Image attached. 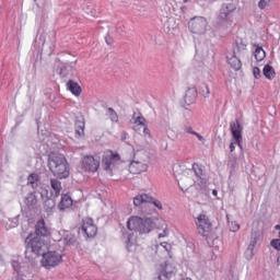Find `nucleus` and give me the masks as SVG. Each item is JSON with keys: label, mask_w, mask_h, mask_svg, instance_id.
<instances>
[{"label": "nucleus", "mask_w": 280, "mask_h": 280, "mask_svg": "<svg viewBox=\"0 0 280 280\" xmlns=\"http://www.w3.org/2000/svg\"><path fill=\"white\" fill-rule=\"evenodd\" d=\"M48 167L54 176L57 178H69L71 174V166L67 158L62 154H52L48 159Z\"/></svg>", "instance_id": "f257e3e1"}, {"label": "nucleus", "mask_w": 280, "mask_h": 280, "mask_svg": "<svg viewBox=\"0 0 280 280\" xmlns=\"http://www.w3.org/2000/svg\"><path fill=\"white\" fill-rule=\"evenodd\" d=\"M154 226H156L154 218L132 215L127 221L128 231H135V233H139L140 235H148V233H152Z\"/></svg>", "instance_id": "f03ea898"}, {"label": "nucleus", "mask_w": 280, "mask_h": 280, "mask_svg": "<svg viewBox=\"0 0 280 280\" xmlns=\"http://www.w3.org/2000/svg\"><path fill=\"white\" fill-rule=\"evenodd\" d=\"M101 165L104 172L113 176V172L121 165V155L117 151L106 150L103 152Z\"/></svg>", "instance_id": "7ed1b4c3"}, {"label": "nucleus", "mask_w": 280, "mask_h": 280, "mask_svg": "<svg viewBox=\"0 0 280 280\" xmlns=\"http://www.w3.org/2000/svg\"><path fill=\"white\" fill-rule=\"evenodd\" d=\"M25 242L27 248H31L32 253L36 255H43L49 248V242L38 235L30 234Z\"/></svg>", "instance_id": "20e7f679"}, {"label": "nucleus", "mask_w": 280, "mask_h": 280, "mask_svg": "<svg viewBox=\"0 0 280 280\" xmlns=\"http://www.w3.org/2000/svg\"><path fill=\"white\" fill-rule=\"evenodd\" d=\"M62 264V256L58 252H47L43 253L42 259H40V266L42 268H45L46 270H51L54 268H58L59 265Z\"/></svg>", "instance_id": "39448f33"}, {"label": "nucleus", "mask_w": 280, "mask_h": 280, "mask_svg": "<svg viewBox=\"0 0 280 280\" xmlns=\"http://www.w3.org/2000/svg\"><path fill=\"white\" fill-rule=\"evenodd\" d=\"M209 26V22L207 18L202 16H195L192 18L189 23L188 27L192 34L202 35L207 32V27Z\"/></svg>", "instance_id": "423d86ee"}, {"label": "nucleus", "mask_w": 280, "mask_h": 280, "mask_svg": "<svg viewBox=\"0 0 280 280\" xmlns=\"http://www.w3.org/2000/svg\"><path fill=\"white\" fill-rule=\"evenodd\" d=\"M81 170L89 174H95L100 170V159L93 155H83L81 158Z\"/></svg>", "instance_id": "0eeeda50"}, {"label": "nucleus", "mask_w": 280, "mask_h": 280, "mask_svg": "<svg viewBox=\"0 0 280 280\" xmlns=\"http://www.w3.org/2000/svg\"><path fill=\"white\" fill-rule=\"evenodd\" d=\"M195 224L197 226L199 235L208 237V235L211 233L212 224L211 220H209V217H207V214H199L195 220Z\"/></svg>", "instance_id": "6e6552de"}, {"label": "nucleus", "mask_w": 280, "mask_h": 280, "mask_svg": "<svg viewBox=\"0 0 280 280\" xmlns=\"http://www.w3.org/2000/svg\"><path fill=\"white\" fill-rule=\"evenodd\" d=\"M133 205L135 207H141V205H153L156 207V209L163 211V203L148 194L138 195L135 197Z\"/></svg>", "instance_id": "1a4fd4ad"}, {"label": "nucleus", "mask_w": 280, "mask_h": 280, "mask_svg": "<svg viewBox=\"0 0 280 280\" xmlns=\"http://www.w3.org/2000/svg\"><path fill=\"white\" fill-rule=\"evenodd\" d=\"M230 130L235 143L242 149V132L244 131V127H242L240 119L236 118L235 121L230 122Z\"/></svg>", "instance_id": "9d476101"}, {"label": "nucleus", "mask_w": 280, "mask_h": 280, "mask_svg": "<svg viewBox=\"0 0 280 280\" xmlns=\"http://www.w3.org/2000/svg\"><path fill=\"white\" fill-rule=\"evenodd\" d=\"M37 237H42V240H49L51 237V229L47 226L45 223V219H39L35 224V234Z\"/></svg>", "instance_id": "9b49d317"}, {"label": "nucleus", "mask_w": 280, "mask_h": 280, "mask_svg": "<svg viewBox=\"0 0 280 280\" xmlns=\"http://www.w3.org/2000/svg\"><path fill=\"white\" fill-rule=\"evenodd\" d=\"M86 237H95L97 235V225L91 218H85L81 226Z\"/></svg>", "instance_id": "f8f14e48"}, {"label": "nucleus", "mask_w": 280, "mask_h": 280, "mask_svg": "<svg viewBox=\"0 0 280 280\" xmlns=\"http://www.w3.org/2000/svg\"><path fill=\"white\" fill-rule=\"evenodd\" d=\"M23 203L28 209V211H34L38 209V195H36V191L28 192L24 199Z\"/></svg>", "instance_id": "ddd939ff"}, {"label": "nucleus", "mask_w": 280, "mask_h": 280, "mask_svg": "<svg viewBox=\"0 0 280 280\" xmlns=\"http://www.w3.org/2000/svg\"><path fill=\"white\" fill-rule=\"evenodd\" d=\"M130 174H142V172H148V162L133 160L129 164Z\"/></svg>", "instance_id": "4468645a"}, {"label": "nucleus", "mask_w": 280, "mask_h": 280, "mask_svg": "<svg viewBox=\"0 0 280 280\" xmlns=\"http://www.w3.org/2000/svg\"><path fill=\"white\" fill-rule=\"evenodd\" d=\"M153 250H155L156 255H167L168 257H172V244L167 242L155 244Z\"/></svg>", "instance_id": "2eb2a0df"}, {"label": "nucleus", "mask_w": 280, "mask_h": 280, "mask_svg": "<svg viewBox=\"0 0 280 280\" xmlns=\"http://www.w3.org/2000/svg\"><path fill=\"white\" fill-rule=\"evenodd\" d=\"M236 7L233 3H226L221 7L219 19L222 21H226L229 19V14H233L235 12Z\"/></svg>", "instance_id": "dca6fc26"}, {"label": "nucleus", "mask_w": 280, "mask_h": 280, "mask_svg": "<svg viewBox=\"0 0 280 280\" xmlns=\"http://www.w3.org/2000/svg\"><path fill=\"white\" fill-rule=\"evenodd\" d=\"M131 124H133V130H141L142 126H145V117L141 113H133Z\"/></svg>", "instance_id": "f3484780"}, {"label": "nucleus", "mask_w": 280, "mask_h": 280, "mask_svg": "<svg viewBox=\"0 0 280 280\" xmlns=\"http://www.w3.org/2000/svg\"><path fill=\"white\" fill-rule=\"evenodd\" d=\"M228 62L234 71H240L242 69V60H240V56H237V52H233L228 56Z\"/></svg>", "instance_id": "a211bd4d"}, {"label": "nucleus", "mask_w": 280, "mask_h": 280, "mask_svg": "<svg viewBox=\"0 0 280 280\" xmlns=\"http://www.w3.org/2000/svg\"><path fill=\"white\" fill-rule=\"evenodd\" d=\"M197 98H198V91L196 90V88H190L186 91L184 102H185V104L190 106V104L196 103Z\"/></svg>", "instance_id": "6ab92c4d"}, {"label": "nucleus", "mask_w": 280, "mask_h": 280, "mask_svg": "<svg viewBox=\"0 0 280 280\" xmlns=\"http://www.w3.org/2000/svg\"><path fill=\"white\" fill-rule=\"evenodd\" d=\"M67 89L68 91H70V93H72V95H75V97H80V95L82 94V88L78 82L73 80H69L67 82Z\"/></svg>", "instance_id": "aec40b11"}, {"label": "nucleus", "mask_w": 280, "mask_h": 280, "mask_svg": "<svg viewBox=\"0 0 280 280\" xmlns=\"http://www.w3.org/2000/svg\"><path fill=\"white\" fill-rule=\"evenodd\" d=\"M248 43H246V40H244L243 38H237L234 54H236L238 57H242L244 56V52L246 51Z\"/></svg>", "instance_id": "412c9836"}, {"label": "nucleus", "mask_w": 280, "mask_h": 280, "mask_svg": "<svg viewBox=\"0 0 280 280\" xmlns=\"http://www.w3.org/2000/svg\"><path fill=\"white\" fill-rule=\"evenodd\" d=\"M72 206H73V199H71V196L63 195L58 205V208L60 209V211H65V209H69Z\"/></svg>", "instance_id": "4be33fe9"}, {"label": "nucleus", "mask_w": 280, "mask_h": 280, "mask_svg": "<svg viewBox=\"0 0 280 280\" xmlns=\"http://www.w3.org/2000/svg\"><path fill=\"white\" fill-rule=\"evenodd\" d=\"M50 187L55 192V198H58L60 196V191H62V183L56 178H51Z\"/></svg>", "instance_id": "5701e85b"}, {"label": "nucleus", "mask_w": 280, "mask_h": 280, "mask_svg": "<svg viewBox=\"0 0 280 280\" xmlns=\"http://www.w3.org/2000/svg\"><path fill=\"white\" fill-rule=\"evenodd\" d=\"M262 73L267 80H275V77L277 75V72L275 71V68L270 65H266L262 69Z\"/></svg>", "instance_id": "b1692460"}, {"label": "nucleus", "mask_w": 280, "mask_h": 280, "mask_svg": "<svg viewBox=\"0 0 280 280\" xmlns=\"http://www.w3.org/2000/svg\"><path fill=\"white\" fill-rule=\"evenodd\" d=\"M38 183H40V177L36 173H32L27 176V185H31L33 189L38 187Z\"/></svg>", "instance_id": "393cba45"}, {"label": "nucleus", "mask_w": 280, "mask_h": 280, "mask_svg": "<svg viewBox=\"0 0 280 280\" xmlns=\"http://www.w3.org/2000/svg\"><path fill=\"white\" fill-rule=\"evenodd\" d=\"M126 246L129 252L137 249V236H135V233L129 234Z\"/></svg>", "instance_id": "a878e982"}, {"label": "nucleus", "mask_w": 280, "mask_h": 280, "mask_svg": "<svg viewBox=\"0 0 280 280\" xmlns=\"http://www.w3.org/2000/svg\"><path fill=\"white\" fill-rule=\"evenodd\" d=\"M254 58L257 60V62H261L264 58H266V51L262 47L258 46L254 51Z\"/></svg>", "instance_id": "bb28decb"}, {"label": "nucleus", "mask_w": 280, "mask_h": 280, "mask_svg": "<svg viewBox=\"0 0 280 280\" xmlns=\"http://www.w3.org/2000/svg\"><path fill=\"white\" fill-rule=\"evenodd\" d=\"M75 137L77 139L84 137V122L78 121L75 124Z\"/></svg>", "instance_id": "cd10ccee"}, {"label": "nucleus", "mask_w": 280, "mask_h": 280, "mask_svg": "<svg viewBox=\"0 0 280 280\" xmlns=\"http://www.w3.org/2000/svg\"><path fill=\"white\" fill-rule=\"evenodd\" d=\"M56 207V201H54V199L51 198H47L44 202V209L47 213H49V211H52L54 208Z\"/></svg>", "instance_id": "c85d7f7f"}, {"label": "nucleus", "mask_w": 280, "mask_h": 280, "mask_svg": "<svg viewBox=\"0 0 280 280\" xmlns=\"http://www.w3.org/2000/svg\"><path fill=\"white\" fill-rule=\"evenodd\" d=\"M107 110L109 113L110 121H113L114 124H117L119 121V115H117V112H115L113 107H109Z\"/></svg>", "instance_id": "c756f323"}, {"label": "nucleus", "mask_w": 280, "mask_h": 280, "mask_svg": "<svg viewBox=\"0 0 280 280\" xmlns=\"http://www.w3.org/2000/svg\"><path fill=\"white\" fill-rule=\"evenodd\" d=\"M77 238L75 236H73L72 234H69L65 237V244L66 246H73V244H75Z\"/></svg>", "instance_id": "7c9ffc66"}, {"label": "nucleus", "mask_w": 280, "mask_h": 280, "mask_svg": "<svg viewBox=\"0 0 280 280\" xmlns=\"http://www.w3.org/2000/svg\"><path fill=\"white\" fill-rule=\"evenodd\" d=\"M270 3H272V0H259L258 8L259 10H266V8H270Z\"/></svg>", "instance_id": "2f4dec72"}, {"label": "nucleus", "mask_w": 280, "mask_h": 280, "mask_svg": "<svg viewBox=\"0 0 280 280\" xmlns=\"http://www.w3.org/2000/svg\"><path fill=\"white\" fill-rule=\"evenodd\" d=\"M253 73H254V78H256V80H259L261 78V70L259 69V67H254Z\"/></svg>", "instance_id": "473e14b6"}, {"label": "nucleus", "mask_w": 280, "mask_h": 280, "mask_svg": "<svg viewBox=\"0 0 280 280\" xmlns=\"http://www.w3.org/2000/svg\"><path fill=\"white\" fill-rule=\"evenodd\" d=\"M201 94H202L205 97H209V95H211V91L209 90V85L205 84V85L202 86Z\"/></svg>", "instance_id": "72a5a7b5"}, {"label": "nucleus", "mask_w": 280, "mask_h": 280, "mask_svg": "<svg viewBox=\"0 0 280 280\" xmlns=\"http://www.w3.org/2000/svg\"><path fill=\"white\" fill-rule=\"evenodd\" d=\"M162 229H163V232L159 234L160 240H161V237H167V235H170V230L167 229L166 224H164V226Z\"/></svg>", "instance_id": "f704fd0d"}, {"label": "nucleus", "mask_w": 280, "mask_h": 280, "mask_svg": "<svg viewBox=\"0 0 280 280\" xmlns=\"http://www.w3.org/2000/svg\"><path fill=\"white\" fill-rule=\"evenodd\" d=\"M170 277H172V272H162L159 275V280H170Z\"/></svg>", "instance_id": "c9c22d12"}, {"label": "nucleus", "mask_w": 280, "mask_h": 280, "mask_svg": "<svg viewBox=\"0 0 280 280\" xmlns=\"http://www.w3.org/2000/svg\"><path fill=\"white\" fill-rule=\"evenodd\" d=\"M272 248H276V250H280V238H276L271 241Z\"/></svg>", "instance_id": "e433bc0d"}, {"label": "nucleus", "mask_w": 280, "mask_h": 280, "mask_svg": "<svg viewBox=\"0 0 280 280\" xmlns=\"http://www.w3.org/2000/svg\"><path fill=\"white\" fill-rule=\"evenodd\" d=\"M240 229V224H237V222H232L230 224V230L233 232V233H236V231Z\"/></svg>", "instance_id": "4c0bfd02"}, {"label": "nucleus", "mask_w": 280, "mask_h": 280, "mask_svg": "<svg viewBox=\"0 0 280 280\" xmlns=\"http://www.w3.org/2000/svg\"><path fill=\"white\" fill-rule=\"evenodd\" d=\"M141 128H143V135L144 137H150V129H148V125L142 126Z\"/></svg>", "instance_id": "58836bf2"}, {"label": "nucleus", "mask_w": 280, "mask_h": 280, "mask_svg": "<svg viewBox=\"0 0 280 280\" xmlns=\"http://www.w3.org/2000/svg\"><path fill=\"white\" fill-rule=\"evenodd\" d=\"M184 131L187 132L188 135H196V131H194V128L191 127H186Z\"/></svg>", "instance_id": "ea45409f"}, {"label": "nucleus", "mask_w": 280, "mask_h": 280, "mask_svg": "<svg viewBox=\"0 0 280 280\" xmlns=\"http://www.w3.org/2000/svg\"><path fill=\"white\" fill-rule=\"evenodd\" d=\"M196 167H198V165L192 166V170L195 171L196 176L202 175V168H198V171H196Z\"/></svg>", "instance_id": "a19ab883"}, {"label": "nucleus", "mask_w": 280, "mask_h": 280, "mask_svg": "<svg viewBox=\"0 0 280 280\" xmlns=\"http://www.w3.org/2000/svg\"><path fill=\"white\" fill-rule=\"evenodd\" d=\"M194 136L197 137L198 141H205V138L200 133L195 131Z\"/></svg>", "instance_id": "79ce46f5"}, {"label": "nucleus", "mask_w": 280, "mask_h": 280, "mask_svg": "<svg viewBox=\"0 0 280 280\" xmlns=\"http://www.w3.org/2000/svg\"><path fill=\"white\" fill-rule=\"evenodd\" d=\"M230 151L235 152V143H230Z\"/></svg>", "instance_id": "37998d69"}, {"label": "nucleus", "mask_w": 280, "mask_h": 280, "mask_svg": "<svg viewBox=\"0 0 280 280\" xmlns=\"http://www.w3.org/2000/svg\"><path fill=\"white\" fill-rule=\"evenodd\" d=\"M255 244H257V237H255V238L250 242V245H252V246H255Z\"/></svg>", "instance_id": "c03bdc74"}, {"label": "nucleus", "mask_w": 280, "mask_h": 280, "mask_svg": "<svg viewBox=\"0 0 280 280\" xmlns=\"http://www.w3.org/2000/svg\"><path fill=\"white\" fill-rule=\"evenodd\" d=\"M212 196H218V190L213 189L212 190Z\"/></svg>", "instance_id": "a18cd8bd"}, {"label": "nucleus", "mask_w": 280, "mask_h": 280, "mask_svg": "<svg viewBox=\"0 0 280 280\" xmlns=\"http://www.w3.org/2000/svg\"><path fill=\"white\" fill-rule=\"evenodd\" d=\"M275 230H276V231H280V224L276 225V226H275Z\"/></svg>", "instance_id": "49530a36"}, {"label": "nucleus", "mask_w": 280, "mask_h": 280, "mask_svg": "<svg viewBox=\"0 0 280 280\" xmlns=\"http://www.w3.org/2000/svg\"><path fill=\"white\" fill-rule=\"evenodd\" d=\"M185 2H187V0H184Z\"/></svg>", "instance_id": "de8ad7c7"}]
</instances>
